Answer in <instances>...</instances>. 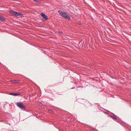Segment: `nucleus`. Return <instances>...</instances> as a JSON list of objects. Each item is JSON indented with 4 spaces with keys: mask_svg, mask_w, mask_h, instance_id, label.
Wrapping results in <instances>:
<instances>
[{
    "mask_svg": "<svg viewBox=\"0 0 131 131\" xmlns=\"http://www.w3.org/2000/svg\"><path fill=\"white\" fill-rule=\"evenodd\" d=\"M58 12L61 16L65 19L70 20V17L66 13L61 10H58Z\"/></svg>",
    "mask_w": 131,
    "mask_h": 131,
    "instance_id": "f257e3e1",
    "label": "nucleus"
},
{
    "mask_svg": "<svg viewBox=\"0 0 131 131\" xmlns=\"http://www.w3.org/2000/svg\"><path fill=\"white\" fill-rule=\"evenodd\" d=\"M9 12L11 14L16 16H20L21 17H23V14H21V13L19 12H17L14 11L12 10H9Z\"/></svg>",
    "mask_w": 131,
    "mask_h": 131,
    "instance_id": "f03ea898",
    "label": "nucleus"
},
{
    "mask_svg": "<svg viewBox=\"0 0 131 131\" xmlns=\"http://www.w3.org/2000/svg\"><path fill=\"white\" fill-rule=\"evenodd\" d=\"M16 104L18 107L21 109H24L26 108L25 105H23L21 102H18Z\"/></svg>",
    "mask_w": 131,
    "mask_h": 131,
    "instance_id": "7ed1b4c3",
    "label": "nucleus"
},
{
    "mask_svg": "<svg viewBox=\"0 0 131 131\" xmlns=\"http://www.w3.org/2000/svg\"><path fill=\"white\" fill-rule=\"evenodd\" d=\"M41 16L46 20H47L48 19L47 16L45 14L43 13H41Z\"/></svg>",
    "mask_w": 131,
    "mask_h": 131,
    "instance_id": "20e7f679",
    "label": "nucleus"
},
{
    "mask_svg": "<svg viewBox=\"0 0 131 131\" xmlns=\"http://www.w3.org/2000/svg\"><path fill=\"white\" fill-rule=\"evenodd\" d=\"M9 94L14 96H18L20 94V93L19 92H16L15 93H9Z\"/></svg>",
    "mask_w": 131,
    "mask_h": 131,
    "instance_id": "39448f33",
    "label": "nucleus"
},
{
    "mask_svg": "<svg viewBox=\"0 0 131 131\" xmlns=\"http://www.w3.org/2000/svg\"><path fill=\"white\" fill-rule=\"evenodd\" d=\"M112 114L113 116H110V117L114 119H117L116 116L113 113Z\"/></svg>",
    "mask_w": 131,
    "mask_h": 131,
    "instance_id": "423d86ee",
    "label": "nucleus"
},
{
    "mask_svg": "<svg viewBox=\"0 0 131 131\" xmlns=\"http://www.w3.org/2000/svg\"><path fill=\"white\" fill-rule=\"evenodd\" d=\"M0 20L2 21H5L4 18L3 16L0 15Z\"/></svg>",
    "mask_w": 131,
    "mask_h": 131,
    "instance_id": "0eeeda50",
    "label": "nucleus"
},
{
    "mask_svg": "<svg viewBox=\"0 0 131 131\" xmlns=\"http://www.w3.org/2000/svg\"><path fill=\"white\" fill-rule=\"evenodd\" d=\"M17 81L15 80H14L12 81V82L13 83H17Z\"/></svg>",
    "mask_w": 131,
    "mask_h": 131,
    "instance_id": "6e6552de",
    "label": "nucleus"
},
{
    "mask_svg": "<svg viewBox=\"0 0 131 131\" xmlns=\"http://www.w3.org/2000/svg\"><path fill=\"white\" fill-rule=\"evenodd\" d=\"M34 1L37 2H38V1L37 0H33Z\"/></svg>",
    "mask_w": 131,
    "mask_h": 131,
    "instance_id": "1a4fd4ad",
    "label": "nucleus"
},
{
    "mask_svg": "<svg viewBox=\"0 0 131 131\" xmlns=\"http://www.w3.org/2000/svg\"><path fill=\"white\" fill-rule=\"evenodd\" d=\"M117 10H116V12H118V10H119L118 9H117Z\"/></svg>",
    "mask_w": 131,
    "mask_h": 131,
    "instance_id": "9d476101",
    "label": "nucleus"
},
{
    "mask_svg": "<svg viewBox=\"0 0 131 131\" xmlns=\"http://www.w3.org/2000/svg\"><path fill=\"white\" fill-rule=\"evenodd\" d=\"M59 32L60 34H61L62 33V32Z\"/></svg>",
    "mask_w": 131,
    "mask_h": 131,
    "instance_id": "9b49d317",
    "label": "nucleus"
},
{
    "mask_svg": "<svg viewBox=\"0 0 131 131\" xmlns=\"http://www.w3.org/2000/svg\"><path fill=\"white\" fill-rule=\"evenodd\" d=\"M79 24V25H81V23H80V24Z\"/></svg>",
    "mask_w": 131,
    "mask_h": 131,
    "instance_id": "f8f14e48",
    "label": "nucleus"
},
{
    "mask_svg": "<svg viewBox=\"0 0 131 131\" xmlns=\"http://www.w3.org/2000/svg\"><path fill=\"white\" fill-rule=\"evenodd\" d=\"M2 10H0V11H2Z\"/></svg>",
    "mask_w": 131,
    "mask_h": 131,
    "instance_id": "ddd939ff",
    "label": "nucleus"
},
{
    "mask_svg": "<svg viewBox=\"0 0 131 131\" xmlns=\"http://www.w3.org/2000/svg\"><path fill=\"white\" fill-rule=\"evenodd\" d=\"M74 88H72L71 89H73Z\"/></svg>",
    "mask_w": 131,
    "mask_h": 131,
    "instance_id": "4468645a",
    "label": "nucleus"
},
{
    "mask_svg": "<svg viewBox=\"0 0 131 131\" xmlns=\"http://www.w3.org/2000/svg\"><path fill=\"white\" fill-rule=\"evenodd\" d=\"M6 8H7V7H6Z\"/></svg>",
    "mask_w": 131,
    "mask_h": 131,
    "instance_id": "2eb2a0df",
    "label": "nucleus"
}]
</instances>
